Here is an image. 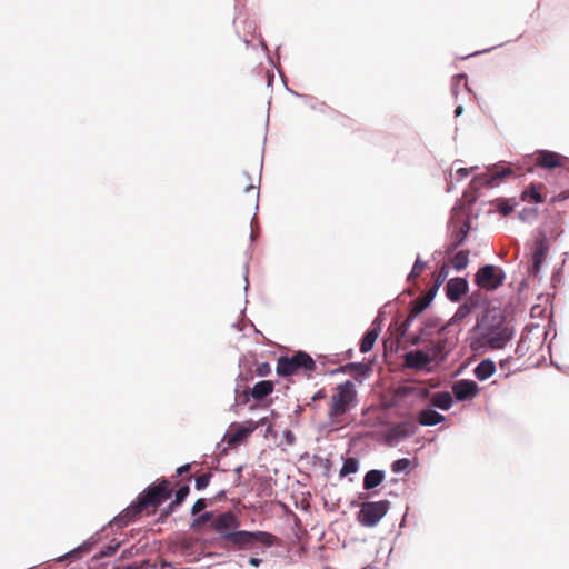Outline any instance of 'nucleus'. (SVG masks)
<instances>
[{"label":"nucleus","mask_w":569,"mask_h":569,"mask_svg":"<svg viewBox=\"0 0 569 569\" xmlns=\"http://www.w3.org/2000/svg\"><path fill=\"white\" fill-rule=\"evenodd\" d=\"M389 501L363 502L358 512V521L365 527L376 526L389 509Z\"/></svg>","instance_id":"8"},{"label":"nucleus","mask_w":569,"mask_h":569,"mask_svg":"<svg viewBox=\"0 0 569 569\" xmlns=\"http://www.w3.org/2000/svg\"><path fill=\"white\" fill-rule=\"evenodd\" d=\"M433 326L431 323H426V326L420 330L418 335L412 336L410 339L411 345H419L427 340V338L431 335L430 329Z\"/></svg>","instance_id":"31"},{"label":"nucleus","mask_w":569,"mask_h":569,"mask_svg":"<svg viewBox=\"0 0 569 569\" xmlns=\"http://www.w3.org/2000/svg\"><path fill=\"white\" fill-rule=\"evenodd\" d=\"M480 340L490 349H502L512 338L513 329L499 310H488L478 322Z\"/></svg>","instance_id":"2"},{"label":"nucleus","mask_w":569,"mask_h":569,"mask_svg":"<svg viewBox=\"0 0 569 569\" xmlns=\"http://www.w3.org/2000/svg\"><path fill=\"white\" fill-rule=\"evenodd\" d=\"M273 382L270 380H262L257 382L250 390V396L256 400H262L273 392Z\"/></svg>","instance_id":"17"},{"label":"nucleus","mask_w":569,"mask_h":569,"mask_svg":"<svg viewBox=\"0 0 569 569\" xmlns=\"http://www.w3.org/2000/svg\"><path fill=\"white\" fill-rule=\"evenodd\" d=\"M468 282L463 278H453L446 286L447 297L451 301H458L467 292Z\"/></svg>","instance_id":"15"},{"label":"nucleus","mask_w":569,"mask_h":569,"mask_svg":"<svg viewBox=\"0 0 569 569\" xmlns=\"http://www.w3.org/2000/svg\"><path fill=\"white\" fill-rule=\"evenodd\" d=\"M410 465V460L407 459V458H401V459H398L396 460L392 465H391V469L393 472L398 473V472H401L403 470H406Z\"/></svg>","instance_id":"36"},{"label":"nucleus","mask_w":569,"mask_h":569,"mask_svg":"<svg viewBox=\"0 0 569 569\" xmlns=\"http://www.w3.org/2000/svg\"><path fill=\"white\" fill-rule=\"evenodd\" d=\"M78 552H79V549H76L72 552H70L69 555H67L66 557L72 556V555L78 553Z\"/></svg>","instance_id":"51"},{"label":"nucleus","mask_w":569,"mask_h":569,"mask_svg":"<svg viewBox=\"0 0 569 569\" xmlns=\"http://www.w3.org/2000/svg\"><path fill=\"white\" fill-rule=\"evenodd\" d=\"M326 398V391L325 390H319L315 393V396L312 397L313 400H320V399H323Z\"/></svg>","instance_id":"48"},{"label":"nucleus","mask_w":569,"mask_h":569,"mask_svg":"<svg viewBox=\"0 0 569 569\" xmlns=\"http://www.w3.org/2000/svg\"><path fill=\"white\" fill-rule=\"evenodd\" d=\"M445 420V416L433 409L421 410L418 415V422L421 426H436Z\"/></svg>","instance_id":"18"},{"label":"nucleus","mask_w":569,"mask_h":569,"mask_svg":"<svg viewBox=\"0 0 569 569\" xmlns=\"http://www.w3.org/2000/svg\"><path fill=\"white\" fill-rule=\"evenodd\" d=\"M190 468H191V465H189V463L183 465V466H181V467H179V468L177 469V475L181 476V475H183V473H186V472H189V471H190Z\"/></svg>","instance_id":"46"},{"label":"nucleus","mask_w":569,"mask_h":569,"mask_svg":"<svg viewBox=\"0 0 569 569\" xmlns=\"http://www.w3.org/2000/svg\"><path fill=\"white\" fill-rule=\"evenodd\" d=\"M385 479V473L381 470H370L365 475L363 478V488L366 490L373 489L382 483Z\"/></svg>","instance_id":"22"},{"label":"nucleus","mask_w":569,"mask_h":569,"mask_svg":"<svg viewBox=\"0 0 569 569\" xmlns=\"http://www.w3.org/2000/svg\"><path fill=\"white\" fill-rule=\"evenodd\" d=\"M451 263L456 270H462L467 268L469 263V252L466 250L458 251L451 259Z\"/></svg>","instance_id":"29"},{"label":"nucleus","mask_w":569,"mask_h":569,"mask_svg":"<svg viewBox=\"0 0 569 569\" xmlns=\"http://www.w3.org/2000/svg\"><path fill=\"white\" fill-rule=\"evenodd\" d=\"M471 310H472V305H469V303H467V302H466V303L461 305V306L458 308V310L456 311V313H455V317H453V318H455L456 320H462V319H465L467 316H469V315H470Z\"/></svg>","instance_id":"35"},{"label":"nucleus","mask_w":569,"mask_h":569,"mask_svg":"<svg viewBox=\"0 0 569 569\" xmlns=\"http://www.w3.org/2000/svg\"><path fill=\"white\" fill-rule=\"evenodd\" d=\"M431 403L439 409L448 410L452 406V397L447 391L437 392L431 398Z\"/></svg>","instance_id":"24"},{"label":"nucleus","mask_w":569,"mask_h":569,"mask_svg":"<svg viewBox=\"0 0 569 569\" xmlns=\"http://www.w3.org/2000/svg\"><path fill=\"white\" fill-rule=\"evenodd\" d=\"M206 507H207V501H206V499L200 498V499H198V500L193 503V506H192V508H191V513H192L193 516H196V515L200 513L201 511H203V510L206 509Z\"/></svg>","instance_id":"40"},{"label":"nucleus","mask_w":569,"mask_h":569,"mask_svg":"<svg viewBox=\"0 0 569 569\" xmlns=\"http://www.w3.org/2000/svg\"><path fill=\"white\" fill-rule=\"evenodd\" d=\"M317 366L315 360L305 351H298L292 356H282L277 361L276 371L280 377L303 375L310 378Z\"/></svg>","instance_id":"4"},{"label":"nucleus","mask_w":569,"mask_h":569,"mask_svg":"<svg viewBox=\"0 0 569 569\" xmlns=\"http://www.w3.org/2000/svg\"><path fill=\"white\" fill-rule=\"evenodd\" d=\"M506 279L503 270L492 264L481 267L475 274V282L480 288L492 291L502 286Z\"/></svg>","instance_id":"7"},{"label":"nucleus","mask_w":569,"mask_h":569,"mask_svg":"<svg viewBox=\"0 0 569 569\" xmlns=\"http://www.w3.org/2000/svg\"><path fill=\"white\" fill-rule=\"evenodd\" d=\"M498 211L503 216H508L513 211V207L503 200L498 204Z\"/></svg>","instance_id":"43"},{"label":"nucleus","mask_w":569,"mask_h":569,"mask_svg":"<svg viewBox=\"0 0 569 569\" xmlns=\"http://www.w3.org/2000/svg\"><path fill=\"white\" fill-rule=\"evenodd\" d=\"M120 548V543H116V545H110V546H107L106 548H103L97 556L96 558L97 559H100V558H104V557H110L112 555H114L117 552V550Z\"/></svg>","instance_id":"37"},{"label":"nucleus","mask_w":569,"mask_h":569,"mask_svg":"<svg viewBox=\"0 0 569 569\" xmlns=\"http://www.w3.org/2000/svg\"><path fill=\"white\" fill-rule=\"evenodd\" d=\"M463 111V108L461 106H458L455 110V116L458 117L462 113Z\"/></svg>","instance_id":"50"},{"label":"nucleus","mask_w":569,"mask_h":569,"mask_svg":"<svg viewBox=\"0 0 569 569\" xmlns=\"http://www.w3.org/2000/svg\"><path fill=\"white\" fill-rule=\"evenodd\" d=\"M512 173L511 169L508 167H502L501 169H495L489 173V178L487 180L488 184L493 187L499 184L500 180L507 176Z\"/></svg>","instance_id":"27"},{"label":"nucleus","mask_w":569,"mask_h":569,"mask_svg":"<svg viewBox=\"0 0 569 569\" xmlns=\"http://www.w3.org/2000/svg\"><path fill=\"white\" fill-rule=\"evenodd\" d=\"M409 425L408 423H400L398 426H396V428L393 429V432L397 435V436H407L409 433H412L413 430L409 431Z\"/></svg>","instance_id":"42"},{"label":"nucleus","mask_w":569,"mask_h":569,"mask_svg":"<svg viewBox=\"0 0 569 569\" xmlns=\"http://www.w3.org/2000/svg\"><path fill=\"white\" fill-rule=\"evenodd\" d=\"M267 418L259 421L247 420L243 423H232L223 437V441L231 448L244 442L247 438L260 426H264Z\"/></svg>","instance_id":"6"},{"label":"nucleus","mask_w":569,"mask_h":569,"mask_svg":"<svg viewBox=\"0 0 569 569\" xmlns=\"http://www.w3.org/2000/svg\"><path fill=\"white\" fill-rule=\"evenodd\" d=\"M357 403V389L352 381L339 383L329 402L328 418L332 423H340L341 417Z\"/></svg>","instance_id":"3"},{"label":"nucleus","mask_w":569,"mask_h":569,"mask_svg":"<svg viewBox=\"0 0 569 569\" xmlns=\"http://www.w3.org/2000/svg\"><path fill=\"white\" fill-rule=\"evenodd\" d=\"M469 230H470L469 222H467V221L463 222L461 224L459 231L455 236L453 243L448 248V252L456 250L458 247H460L465 242Z\"/></svg>","instance_id":"28"},{"label":"nucleus","mask_w":569,"mask_h":569,"mask_svg":"<svg viewBox=\"0 0 569 569\" xmlns=\"http://www.w3.org/2000/svg\"><path fill=\"white\" fill-rule=\"evenodd\" d=\"M446 277H447V271H446V267L443 266L440 270L439 279L437 280L436 284L439 287L441 281H443Z\"/></svg>","instance_id":"47"},{"label":"nucleus","mask_w":569,"mask_h":569,"mask_svg":"<svg viewBox=\"0 0 569 569\" xmlns=\"http://www.w3.org/2000/svg\"><path fill=\"white\" fill-rule=\"evenodd\" d=\"M72 569H82V568H72Z\"/></svg>","instance_id":"53"},{"label":"nucleus","mask_w":569,"mask_h":569,"mask_svg":"<svg viewBox=\"0 0 569 569\" xmlns=\"http://www.w3.org/2000/svg\"><path fill=\"white\" fill-rule=\"evenodd\" d=\"M495 371V362L490 359H485L475 368V376L478 380L483 381L490 378Z\"/></svg>","instance_id":"19"},{"label":"nucleus","mask_w":569,"mask_h":569,"mask_svg":"<svg viewBox=\"0 0 569 569\" xmlns=\"http://www.w3.org/2000/svg\"><path fill=\"white\" fill-rule=\"evenodd\" d=\"M172 491L171 482L167 479L151 483L139 493L134 502L114 518L113 522L118 527H123L134 521L142 512L148 516L156 513L159 506L172 496Z\"/></svg>","instance_id":"1"},{"label":"nucleus","mask_w":569,"mask_h":569,"mask_svg":"<svg viewBox=\"0 0 569 569\" xmlns=\"http://www.w3.org/2000/svg\"><path fill=\"white\" fill-rule=\"evenodd\" d=\"M425 267H426L425 262L421 261L420 258H417V260L415 261V264L412 267V270L408 276V281H412V280L417 279L422 273Z\"/></svg>","instance_id":"32"},{"label":"nucleus","mask_w":569,"mask_h":569,"mask_svg":"<svg viewBox=\"0 0 569 569\" xmlns=\"http://www.w3.org/2000/svg\"><path fill=\"white\" fill-rule=\"evenodd\" d=\"M210 479H211V473H203V475L198 476L196 478V488L198 490L204 489L209 485Z\"/></svg>","instance_id":"38"},{"label":"nucleus","mask_w":569,"mask_h":569,"mask_svg":"<svg viewBox=\"0 0 569 569\" xmlns=\"http://www.w3.org/2000/svg\"><path fill=\"white\" fill-rule=\"evenodd\" d=\"M548 247L546 246L543 240H537L535 242V249L532 252V266L531 272L537 274L540 270V267L547 256Z\"/></svg>","instance_id":"16"},{"label":"nucleus","mask_w":569,"mask_h":569,"mask_svg":"<svg viewBox=\"0 0 569 569\" xmlns=\"http://www.w3.org/2000/svg\"><path fill=\"white\" fill-rule=\"evenodd\" d=\"M359 468V462L356 458H347L343 462V466L340 470V477L348 476L350 473H356Z\"/></svg>","instance_id":"30"},{"label":"nucleus","mask_w":569,"mask_h":569,"mask_svg":"<svg viewBox=\"0 0 569 569\" xmlns=\"http://www.w3.org/2000/svg\"><path fill=\"white\" fill-rule=\"evenodd\" d=\"M240 184H241L244 196H246L244 202L247 203V206L250 208L257 209L259 192H258L256 186L252 182L249 184H246L243 177L241 178Z\"/></svg>","instance_id":"20"},{"label":"nucleus","mask_w":569,"mask_h":569,"mask_svg":"<svg viewBox=\"0 0 569 569\" xmlns=\"http://www.w3.org/2000/svg\"><path fill=\"white\" fill-rule=\"evenodd\" d=\"M369 367L362 362H350L338 368L337 371L342 373L352 375L355 377L366 376Z\"/></svg>","instance_id":"21"},{"label":"nucleus","mask_w":569,"mask_h":569,"mask_svg":"<svg viewBox=\"0 0 569 569\" xmlns=\"http://www.w3.org/2000/svg\"><path fill=\"white\" fill-rule=\"evenodd\" d=\"M542 184H530L529 188H527L523 192H522V199L523 200H531L536 203H542L543 202V197L540 192V190L542 189Z\"/></svg>","instance_id":"26"},{"label":"nucleus","mask_w":569,"mask_h":569,"mask_svg":"<svg viewBox=\"0 0 569 569\" xmlns=\"http://www.w3.org/2000/svg\"><path fill=\"white\" fill-rule=\"evenodd\" d=\"M452 391L458 400H466L477 395L478 386L472 380H459L453 385Z\"/></svg>","instance_id":"14"},{"label":"nucleus","mask_w":569,"mask_h":569,"mask_svg":"<svg viewBox=\"0 0 569 569\" xmlns=\"http://www.w3.org/2000/svg\"><path fill=\"white\" fill-rule=\"evenodd\" d=\"M507 362H508V359L500 361V367L502 368L505 366V363H507Z\"/></svg>","instance_id":"52"},{"label":"nucleus","mask_w":569,"mask_h":569,"mask_svg":"<svg viewBox=\"0 0 569 569\" xmlns=\"http://www.w3.org/2000/svg\"><path fill=\"white\" fill-rule=\"evenodd\" d=\"M445 329L446 327H441L438 330L437 339L429 341L427 346V351L432 356V360L437 362L443 361L451 349L448 338L445 335Z\"/></svg>","instance_id":"11"},{"label":"nucleus","mask_w":569,"mask_h":569,"mask_svg":"<svg viewBox=\"0 0 569 569\" xmlns=\"http://www.w3.org/2000/svg\"><path fill=\"white\" fill-rule=\"evenodd\" d=\"M256 371L258 376L264 377L271 372V367L268 362H261L257 365Z\"/></svg>","instance_id":"41"},{"label":"nucleus","mask_w":569,"mask_h":569,"mask_svg":"<svg viewBox=\"0 0 569 569\" xmlns=\"http://www.w3.org/2000/svg\"><path fill=\"white\" fill-rule=\"evenodd\" d=\"M213 519L214 517L212 512H204L192 521L191 527L194 529L200 528L207 522H212Z\"/></svg>","instance_id":"33"},{"label":"nucleus","mask_w":569,"mask_h":569,"mask_svg":"<svg viewBox=\"0 0 569 569\" xmlns=\"http://www.w3.org/2000/svg\"><path fill=\"white\" fill-rule=\"evenodd\" d=\"M456 174L459 179H465L469 176V169L467 168H460L457 170Z\"/></svg>","instance_id":"45"},{"label":"nucleus","mask_w":569,"mask_h":569,"mask_svg":"<svg viewBox=\"0 0 569 569\" xmlns=\"http://www.w3.org/2000/svg\"><path fill=\"white\" fill-rule=\"evenodd\" d=\"M180 505H174V501L172 500L161 512L160 517H159V521H164L167 519L168 516H170L171 513H173L177 509V507H179Z\"/></svg>","instance_id":"39"},{"label":"nucleus","mask_w":569,"mask_h":569,"mask_svg":"<svg viewBox=\"0 0 569 569\" xmlns=\"http://www.w3.org/2000/svg\"><path fill=\"white\" fill-rule=\"evenodd\" d=\"M567 199H569V190L562 191L559 194L552 197L551 202H560Z\"/></svg>","instance_id":"44"},{"label":"nucleus","mask_w":569,"mask_h":569,"mask_svg":"<svg viewBox=\"0 0 569 569\" xmlns=\"http://www.w3.org/2000/svg\"><path fill=\"white\" fill-rule=\"evenodd\" d=\"M438 290V286L435 284L432 288H430L426 293L422 296H419L416 298L410 308V312L407 317V319L402 322L401 329L403 330V333L408 330L411 322L415 320L417 316H419L433 300L436 293Z\"/></svg>","instance_id":"9"},{"label":"nucleus","mask_w":569,"mask_h":569,"mask_svg":"<svg viewBox=\"0 0 569 569\" xmlns=\"http://www.w3.org/2000/svg\"><path fill=\"white\" fill-rule=\"evenodd\" d=\"M261 561H262L261 559L256 558V557H251V558L249 559V563H250L251 566H253V567H259V565L261 563Z\"/></svg>","instance_id":"49"},{"label":"nucleus","mask_w":569,"mask_h":569,"mask_svg":"<svg viewBox=\"0 0 569 569\" xmlns=\"http://www.w3.org/2000/svg\"><path fill=\"white\" fill-rule=\"evenodd\" d=\"M190 493V487L188 485H183L176 491V497L173 499L174 505H181L183 500L188 497Z\"/></svg>","instance_id":"34"},{"label":"nucleus","mask_w":569,"mask_h":569,"mask_svg":"<svg viewBox=\"0 0 569 569\" xmlns=\"http://www.w3.org/2000/svg\"><path fill=\"white\" fill-rule=\"evenodd\" d=\"M379 333H380V329L375 328V327L369 329L365 333V336L360 342V351L362 353L369 352L373 348V345H375L376 340L378 339Z\"/></svg>","instance_id":"23"},{"label":"nucleus","mask_w":569,"mask_h":569,"mask_svg":"<svg viewBox=\"0 0 569 569\" xmlns=\"http://www.w3.org/2000/svg\"><path fill=\"white\" fill-rule=\"evenodd\" d=\"M432 360V356L425 350H415L407 352L405 356V363L408 368L421 370Z\"/></svg>","instance_id":"13"},{"label":"nucleus","mask_w":569,"mask_h":569,"mask_svg":"<svg viewBox=\"0 0 569 569\" xmlns=\"http://www.w3.org/2000/svg\"><path fill=\"white\" fill-rule=\"evenodd\" d=\"M566 158L557 152L539 150L535 153L533 162L543 169H556L565 166Z\"/></svg>","instance_id":"12"},{"label":"nucleus","mask_w":569,"mask_h":569,"mask_svg":"<svg viewBox=\"0 0 569 569\" xmlns=\"http://www.w3.org/2000/svg\"><path fill=\"white\" fill-rule=\"evenodd\" d=\"M238 527L239 520L231 511H227L214 517L211 522V528L226 541L229 540L228 535L233 533Z\"/></svg>","instance_id":"10"},{"label":"nucleus","mask_w":569,"mask_h":569,"mask_svg":"<svg viewBox=\"0 0 569 569\" xmlns=\"http://www.w3.org/2000/svg\"><path fill=\"white\" fill-rule=\"evenodd\" d=\"M197 546V540L192 538H183L174 545V551L181 556L188 557L192 555V549Z\"/></svg>","instance_id":"25"},{"label":"nucleus","mask_w":569,"mask_h":569,"mask_svg":"<svg viewBox=\"0 0 569 569\" xmlns=\"http://www.w3.org/2000/svg\"><path fill=\"white\" fill-rule=\"evenodd\" d=\"M229 540L228 543L238 547L239 549H244L247 547L253 545H262L266 547H271L278 542V538L266 531H246V530H236L233 533L228 535Z\"/></svg>","instance_id":"5"}]
</instances>
